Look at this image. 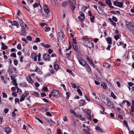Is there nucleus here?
Instances as JSON below:
<instances>
[{"mask_svg":"<svg viewBox=\"0 0 134 134\" xmlns=\"http://www.w3.org/2000/svg\"><path fill=\"white\" fill-rule=\"evenodd\" d=\"M79 63L83 66H85L87 64L84 60H78Z\"/></svg>","mask_w":134,"mask_h":134,"instance_id":"9d476101","label":"nucleus"},{"mask_svg":"<svg viewBox=\"0 0 134 134\" xmlns=\"http://www.w3.org/2000/svg\"><path fill=\"white\" fill-rule=\"evenodd\" d=\"M96 130L100 132H105V131L104 130L101 129L98 126H97L96 128Z\"/></svg>","mask_w":134,"mask_h":134,"instance_id":"6ab92c4d","label":"nucleus"},{"mask_svg":"<svg viewBox=\"0 0 134 134\" xmlns=\"http://www.w3.org/2000/svg\"><path fill=\"white\" fill-rule=\"evenodd\" d=\"M58 35L62 40L64 38V35L63 32L62 31L59 32L58 33Z\"/></svg>","mask_w":134,"mask_h":134,"instance_id":"2eb2a0df","label":"nucleus"},{"mask_svg":"<svg viewBox=\"0 0 134 134\" xmlns=\"http://www.w3.org/2000/svg\"><path fill=\"white\" fill-rule=\"evenodd\" d=\"M11 129L9 127H6L4 131L7 133L11 132Z\"/></svg>","mask_w":134,"mask_h":134,"instance_id":"412c9836","label":"nucleus"},{"mask_svg":"<svg viewBox=\"0 0 134 134\" xmlns=\"http://www.w3.org/2000/svg\"><path fill=\"white\" fill-rule=\"evenodd\" d=\"M73 47L75 51H77L78 50V48L77 46H76V44L75 43H73L72 44Z\"/></svg>","mask_w":134,"mask_h":134,"instance_id":"393cba45","label":"nucleus"},{"mask_svg":"<svg viewBox=\"0 0 134 134\" xmlns=\"http://www.w3.org/2000/svg\"><path fill=\"white\" fill-rule=\"evenodd\" d=\"M63 120L65 122H67L68 120L66 116H64L63 117Z\"/></svg>","mask_w":134,"mask_h":134,"instance_id":"de8ad7c7","label":"nucleus"},{"mask_svg":"<svg viewBox=\"0 0 134 134\" xmlns=\"http://www.w3.org/2000/svg\"><path fill=\"white\" fill-rule=\"evenodd\" d=\"M83 44L87 47L90 48L93 47V43L91 41H90L89 40H87L83 42Z\"/></svg>","mask_w":134,"mask_h":134,"instance_id":"f03ea898","label":"nucleus"},{"mask_svg":"<svg viewBox=\"0 0 134 134\" xmlns=\"http://www.w3.org/2000/svg\"><path fill=\"white\" fill-rule=\"evenodd\" d=\"M103 65L104 67H105L107 68H109L110 66V64L106 63H104Z\"/></svg>","mask_w":134,"mask_h":134,"instance_id":"473e14b6","label":"nucleus"},{"mask_svg":"<svg viewBox=\"0 0 134 134\" xmlns=\"http://www.w3.org/2000/svg\"><path fill=\"white\" fill-rule=\"evenodd\" d=\"M124 42H119L117 43V44L118 46L119 45H122L123 44Z\"/></svg>","mask_w":134,"mask_h":134,"instance_id":"c03bdc74","label":"nucleus"},{"mask_svg":"<svg viewBox=\"0 0 134 134\" xmlns=\"http://www.w3.org/2000/svg\"><path fill=\"white\" fill-rule=\"evenodd\" d=\"M26 38L28 40L31 41L32 40V37L30 36H27Z\"/></svg>","mask_w":134,"mask_h":134,"instance_id":"69168bd1","label":"nucleus"},{"mask_svg":"<svg viewBox=\"0 0 134 134\" xmlns=\"http://www.w3.org/2000/svg\"><path fill=\"white\" fill-rule=\"evenodd\" d=\"M51 94L54 97L57 98L60 97V94L58 90H54L52 92Z\"/></svg>","mask_w":134,"mask_h":134,"instance_id":"20e7f679","label":"nucleus"},{"mask_svg":"<svg viewBox=\"0 0 134 134\" xmlns=\"http://www.w3.org/2000/svg\"><path fill=\"white\" fill-rule=\"evenodd\" d=\"M114 4L115 6L121 7L123 6V2H122L115 1L114 2Z\"/></svg>","mask_w":134,"mask_h":134,"instance_id":"423d86ee","label":"nucleus"},{"mask_svg":"<svg viewBox=\"0 0 134 134\" xmlns=\"http://www.w3.org/2000/svg\"><path fill=\"white\" fill-rule=\"evenodd\" d=\"M50 28L48 27H46L45 30V31L46 32H47L50 30Z\"/></svg>","mask_w":134,"mask_h":134,"instance_id":"603ef678","label":"nucleus"},{"mask_svg":"<svg viewBox=\"0 0 134 134\" xmlns=\"http://www.w3.org/2000/svg\"><path fill=\"white\" fill-rule=\"evenodd\" d=\"M48 89V88L47 87L44 86L42 90L44 91H46Z\"/></svg>","mask_w":134,"mask_h":134,"instance_id":"0e129e2a","label":"nucleus"},{"mask_svg":"<svg viewBox=\"0 0 134 134\" xmlns=\"http://www.w3.org/2000/svg\"><path fill=\"white\" fill-rule=\"evenodd\" d=\"M27 81L29 83L32 84H33L34 83V81L32 80L31 77L29 76L27 78Z\"/></svg>","mask_w":134,"mask_h":134,"instance_id":"aec40b11","label":"nucleus"},{"mask_svg":"<svg viewBox=\"0 0 134 134\" xmlns=\"http://www.w3.org/2000/svg\"><path fill=\"white\" fill-rule=\"evenodd\" d=\"M41 56V54L40 53H39L38 55V61L40 62V57Z\"/></svg>","mask_w":134,"mask_h":134,"instance_id":"864d4df0","label":"nucleus"},{"mask_svg":"<svg viewBox=\"0 0 134 134\" xmlns=\"http://www.w3.org/2000/svg\"><path fill=\"white\" fill-rule=\"evenodd\" d=\"M70 1L71 9L72 10V12H74V10L76 6V2L74 0H70Z\"/></svg>","mask_w":134,"mask_h":134,"instance_id":"7ed1b4c3","label":"nucleus"},{"mask_svg":"<svg viewBox=\"0 0 134 134\" xmlns=\"http://www.w3.org/2000/svg\"><path fill=\"white\" fill-rule=\"evenodd\" d=\"M79 13L80 16H81L83 17V18H81L80 16H79L78 17V18L80 20V21H82L85 18V15L81 11L79 12Z\"/></svg>","mask_w":134,"mask_h":134,"instance_id":"6e6552de","label":"nucleus"},{"mask_svg":"<svg viewBox=\"0 0 134 134\" xmlns=\"http://www.w3.org/2000/svg\"><path fill=\"white\" fill-rule=\"evenodd\" d=\"M106 40L108 43L109 44H111V40L110 38H107Z\"/></svg>","mask_w":134,"mask_h":134,"instance_id":"72a5a7b5","label":"nucleus"},{"mask_svg":"<svg viewBox=\"0 0 134 134\" xmlns=\"http://www.w3.org/2000/svg\"><path fill=\"white\" fill-rule=\"evenodd\" d=\"M14 65L15 66H16L18 64V62L17 60H14Z\"/></svg>","mask_w":134,"mask_h":134,"instance_id":"5fc2aeb1","label":"nucleus"},{"mask_svg":"<svg viewBox=\"0 0 134 134\" xmlns=\"http://www.w3.org/2000/svg\"><path fill=\"white\" fill-rule=\"evenodd\" d=\"M17 93H19V94H21L22 93V92L21 89L19 88L18 87H17Z\"/></svg>","mask_w":134,"mask_h":134,"instance_id":"f704fd0d","label":"nucleus"},{"mask_svg":"<svg viewBox=\"0 0 134 134\" xmlns=\"http://www.w3.org/2000/svg\"><path fill=\"white\" fill-rule=\"evenodd\" d=\"M40 38H37L35 41H34V42L37 43L38 42H40Z\"/></svg>","mask_w":134,"mask_h":134,"instance_id":"4d7b16f0","label":"nucleus"},{"mask_svg":"<svg viewBox=\"0 0 134 134\" xmlns=\"http://www.w3.org/2000/svg\"><path fill=\"white\" fill-rule=\"evenodd\" d=\"M49 36L50 38H51L53 40L54 39V37L53 34H51L49 35Z\"/></svg>","mask_w":134,"mask_h":134,"instance_id":"6e6d98bb","label":"nucleus"},{"mask_svg":"<svg viewBox=\"0 0 134 134\" xmlns=\"http://www.w3.org/2000/svg\"><path fill=\"white\" fill-rule=\"evenodd\" d=\"M131 111L133 113L134 111V106L132 105V106H131Z\"/></svg>","mask_w":134,"mask_h":134,"instance_id":"774afa93","label":"nucleus"},{"mask_svg":"<svg viewBox=\"0 0 134 134\" xmlns=\"http://www.w3.org/2000/svg\"><path fill=\"white\" fill-rule=\"evenodd\" d=\"M101 107H102V110H101L100 111V113L101 114H103V113L104 112V108L102 106H101Z\"/></svg>","mask_w":134,"mask_h":134,"instance_id":"49530a36","label":"nucleus"},{"mask_svg":"<svg viewBox=\"0 0 134 134\" xmlns=\"http://www.w3.org/2000/svg\"><path fill=\"white\" fill-rule=\"evenodd\" d=\"M17 111V110L16 109H14V111L12 113V115L13 116H15L16 115L15 113V111Z\"/></svg>","mask_w":134,"mask_h":134,"instance_id":"e433bc0d","label":"nucleus"},{"mask_svg":"<svg viewBox=\"0 0 134 134\" xmlns=\"http://www.w3.org/2000/svg\"><path fill=\"white\" fill-rule=\"evenodd\" d=\"M106 3L108 5L109 7H110L114 8V7L111 5V1L110 0H105Z\"/></svg>","mask_w":134,"mask_h":134,"instance_id":"f3484780","label":"nucleus"},{"mask_svg":"<svg viewBox=\"0 0 134 134\" xmlns=\"http://www.w3.org/2000/svg\"><path fill=\"white\" fill-rule=\"evenodd\" d=\"M87 115L89 116V117H91V110H88L87 111Z\"/></svg>","mask_w":134,"mask_h":134,"instance_id":"09e8293b","label":"nucleus"},{"mask_svg":"<svg viewBox=\"0 0 134 134\" xmlns=\"http://www.w3.org/2000/svg\"><path fill=\"white\" fill-rule=\"evenodd\" d=\"M8 68L10 72L11 73H12L15 70V68L12 66H9Z\"/></svg>","mask_w":134,"mask_h":134,"instance_id":"a211bd4d","label":"nucleus"},{"mask_svg":"<svg viewBox=\"0 0 134 134\" xmlns=\"http://www.w3.org/2000/svg\"><path fill=\"white\" fill-rule=\"evenodd\" d=\"M43 57L44 60H50L49 59L50 56L48 53L44 54L43 55Z\"/></svg>","mask_w":134,"mask_h":134,"instance_id":"0eeeda50","label":"nucleus"},{"mask_svg":"<svg viewBox=\"0 0 134 134\" xmlns=\"http://www.w3.org/2000/svg\"><path fill=\"white\" fill-rule=\"evenodd\" d=\"M39 5H38V4L37 3H36V2H35L34 4V5H33V7H34V8H35L36 7H38V6Z\"/></svg>","mask_w":134,"mask_h":134,"instance_id":"680f3d73","label":"nucleus"},{"mask_svg":"<svg viewBox=\"0 0 134 134\" xmlns=\"http://www.w3.org/2000/svg\"><path fill=\"white\" fill-rule=\"evenodd\" d=\"M119 36L118 35H117L114 36V38L116 40H117L119 38Z\"/></svg>","mask_w":134,"mask_h":134,"instance_id":"37998d69","label":"nucleus"},{"mask_svg":"<svg viewBox=\"0 0 134 134\" xmlns=\"http://www.w3.org/2000/svg\"><path fill=\"white\" fill-rule=\"evenodd\" d=\"M11 79L12 81L11 82V83H12L13 82H14L16 81L15 80V77L13 76H11Z\"/></svg>","mask_w":134,"mask_h":134,"instance_id":"c9c22d12","label":"nucleus"},{"mask_svg":"<svg viewBox=\"0 0 134 134\" xmlns=\"http://www.w3.org/2000/svg\"><path fill=\"white\" fill-rule=\"evenodd\" d=\"M24 95V94L23 93L22 95L21 96L20 98V101L21 102L23 101L25 99V98L26 97Z\"/></svg>","mask_w":134,"mask_h":134,"instance_id":"a878e982","label":"nucleus"},{"mask_svg":"<svg viewBox=\"0 0 134 134\" xmlns=\"http://www.w3.org/2000/svg\"><path fill=\"white\" fill-rule=\"evenodd\" d=\"M1 44L2 45V49L5 50L7 48V46L5 45L3 43H1Z\"/></svg>","mask_w":134,"mask_h":134,"instance_id":"4be33fe9","label":"nucleus"},{"mask_svg":"<svg viewBox=\"0 0 134 134\" xmlns=\"http://www.w3.org/2000/svg\"><path fill=\"white\" fill-rule=\"evenodd\" d=\"M11 23L13 25L15 26L18 27L19 25V23L18 21H12Z\"/></svg>","mask_w":134,"mask_h":134,"instance_id":"dca6fc26","label":"nucleus"},{"mask_svg":"<svg viewBox=\"0 0 134 134\" xmlns=\"http://www.w3.org/2000/svg\"><path fill=\"white\" fill-rule=\"evenodd\" d=\"M66 98L67 99H69V97L70 95V93L68 92H66Z\"/></svg>","mask_w":134,"mask_h":134,"instance_id":"a18cd8bd","label":"nucleus"},{"mask_svg":"<svg viewBox=\"0 0 134 134\" xmlns=\"http://www.w3.org/2000/svg\"><path fill=\"white\" fill-rule=\"evenodd\" d=\"M40 15L42 16V17L43 18V19H46V18H48L49 16L48 14L46 13L45 14L43 12H41Z\"/></svg>","mask_w":134,"mask_h":134,"instance_id":"9b49d317","label":"nucleus"},{"mask_svg":"<svg viewBox=\"0 0 134 134\" xmlns=\"http://www.w3.org/2000/svg\"><path fill=\"white\" fill-rule=\"evenodd\" d=\"M83 131L88 134H90V132L87 129H83Z\"/></svg>","mask_w":134,"mask_h":134,"instance_id":"79ce46f5","label":"nucleus"},{"mask_svg":"<svg viewBox=\"0 0 134 134\" xmlns=\"http://www.w3.org/2000/svg\"><path fill=\"white\" fill-rule=\"evenodd\" d=\"M85 100H82L80 102L79 105L81 106H82L85 103Z\"/></svg>","mask_w":134,"mask_h":134,"instance_id":"c756f323","label":"nucleus"},{"mask_svg":"<svg viewBox=\"0 0 134 134\" xmlns=\"http://www.w3.org/2000/svg\"><path fill=\"white\" fill-rule=\"evenodd\" d=\"M11 56L12 57L14 58H15L16 57V55L15 53H13L11 54Z\"/></svg>","mask_w":134,"mask_h":134,"instance_id":"338daca9","label":"nucleus"},{"mask_svg":"<svg viewBox=\"0 0 134 134\" xmlns=\"http://www.w3.org/2000/svg\"><path fill=\"white\" fill-rule=\"evenodd\" d=\"M43 9L45 13L49 14L50 12V10L47 5H44Z\"/></svg>","mask_w":134,"mask_h":134,"instance_id":"39448f33","label":"nucleus"},{"mask_svg":"<svg viewBox=\"0 0 134 134\" xmlns=\"http://www.w3.org/2000/svg\"><path fill=\"white\" fill-rule=\"evenodd\" d=\"M76 117L78 118L82 121H84L85 120L84 118V117H82L80 115L77 114Z\"/></svg>","mask_w":134,"mask_h":134,"instance_id":"cd10ccee","label":"nucleus"},{"mask_svg":"<svg viewBox=\"0 0 134 134\" xmlns=\"http://www.w3.org/2000/svg\"><path fill=\"white\" fill-rule=\"evenodd\" d=\"M112 20L115 22H117L118 21V19L115 16H113L112 18Z\"/></svg>","mask_w":134,"mask_h":134,"instance_id":"3c124183","label":"nucleus"},{"mask_svg":"<svg viewBox=\"0 0 134 134\" xmlns=\"http://www.w3.org/2000/svg\"><path fill=\"white\" fill-rule=\"evenodd\" d=\"M70 111L71 114H73L76 117L77 115L75 112V111L72 109H71L70 110Z\"/></svg>","mask_w":134,"mask_h":134,"instance_id":"7c9ffc66","label":"nucleus"},{"mask_svg":"<svg viewBox=\"0 0 134 134\" xmlns=\"http://www.w3.org/2000/svg\"><path fill=\"white\" fill-rule=\"evenodd\" d=\"M41 45L42 46L47 48H49L51 47V46L50 45L48 44H45L43 43H41Z\"/></svg>","mask_w":134,"mask_h":134,"instance_id":"5701e85b","label":"nucleus"},{"mask_svg":"<svg viewBox=\"0 0 134 134\" xmlns=\"http://www.w3.org/2000/svg\"><path fill=\"white\" fill-rule=\"evenodd\" d=\"M18 21L22 27H24V26L26 27L27 25L25 24H24L23 21L21 19H18Z\"/></svg>","mask_w":134,"mask_h":134,"instance_id":"ddd939ff","label":"nucleus"},{"mask_svg":"<svg viewBox=\"0 0 134 134\" xmlns=\"http://www.w3.org/2000/svg\"><path fill=\"white\" fill-rule=\"evenodd\" d=\"M46 115L49 116H52L51 114L49 112H47L46 113Z\"/></svg>","mask_w":134,"mask_h":134,"instance_id":"052dcab7","label":"nucleus"},{"mask_svg":"<svg viewBox=\"0 0 134 134\" xmlns=\"http://www.w3.org/2000/svg\"><path fill=\"white\" fill-rule=\"evenodd\" d=\"M108 20L110 23H111V24L113 26H116V24L113 21V20H112L111 18H109Z\"/></svg>","mask_w":134,"mask_h":134,"instance_id":"b1692460","label":"nucleus"},{"mask_svg":"<svg viewBox=\"0 0 134 134\" xmlns=\"http://www.w3.org/2000/svg\"><path fill=\"white\" fill-rule=\"evenodd\" d=\"M106 99L107 101V104L111 108L114 109V105L112 103V102H111L110 101L109 99H108L107 98Z\"/></svg>","mask_w":134,"mask_h":134,"instance_id":"1a4fd4ad","label":"nucleus"},{"mask_svg":"<svg viewBox=\"0 0 134 134\" xmlns=\"http://www.w3.org/2000/svg\"><path fill=\"white\" fill-rule=\"evenodd\" d=\"M17 48L19 49H21V45L20 43H19L18 44V45L17 46Z\"/></svg>","mask_w":134,"mask_h":134,"instance_id":"bf43d9fd","label":"nucleus"},{"mask_svg":"<svg viewBox=\"0 0 134 134\" xmlns=\"http://www.w3.org/2000/svg\"><path fill=\"white\" fill-rule=\"evenodd\" d=\"M95 18L94 15L93 16L90 17V19L91 22L92 23L94 22V20L95 19Z\"/></svg>","mask_w":134,"mask_h":134,"instance_id":"2f4dec72","label":"nucleus"},{"mask_svg":"<svg viewBox=\"0 0 134 134\" xmlns=\"http://www.w3.org/2000/svg\"><path fill=\"white\" fill-rule=\"evenodd\" d=\"M54 67L55 70H57L59 69V66L58 65L55 63Z\"/></svg>","mask_w":134,"mask_h":134,"instance_id":"c85d7f7f","label":"nucleus"},{"mask_svg":"<svg viewBox=\"0 0 134 134\" xmlns=\"http://www.w3.org/2000/svg\"><path fill=\"white\" fill-rule=\"evenodd\" d=\"M101 86H102L104 89L106 90L107 88V85L104 82H103L101 84Z\"/></svg>","mask_w":134,"mask_h":134,"instance_id":"bb28decb","label":"nucleus"},{"mask_svg":"<svg viewBox=\"0 0 134 134\" xmlns=\"http://www.w3.org/2000/svg\"><path fill=\"white\" fill-rule=\"evenodd\" d=\"M85 66V68L87 71L89 73H91V68L89 65L87 64Z\"/></svg>","mask_w":134,"mask_h":134,"instance_id":"4468645a","label":"nucleus"},{"mask_svg":"<svg viewBox=\"0 0 134 134\" xmlns=\"http://www.w3.org/2000/svg\"><path fill=\"white\" fill-rule=\"evenodd\" d=\"M98 3L99 4H100L101 6L103 7H104L105 6V4H103L100 1H99Z\"/></svg>","mask_w":134,"mask_h":134,"instance_id":"8fccbe9b","label":"nucleus"},{"mask_svg":"<svg viewBox=\"0 0 134 134\" xmlns=\"http://www.w3.org/2000/svg\"><path fill=\"white\" fill-rule=\"evenodd\" d=\"M26 27L24 26L22 27V29H21V31L20 32V34L21 35H24L26 34V32L25 31V29Z\"/></svg>","mask_w":134,"mask_h":134,"instance_id":"f8f14e48","label":"nucleus"},{"mask_svg":"<svg viewBox=\"0 0 134 134\" xmlns=\"http://www.w3.org/2000/svg\"><path fill=\"white\" fill-rule=\"evenodd\" d=\"M77 92L79 93V94L81 96L82 95V93L81 91V90L80 89H77Z\"/></svg>","mask_w":134,"mask_h":134,"instance_id":"58836bf2","label":"nucleus"},{"mask_svg":"<svg viewBox=\"0 0 134 134\" xmlns=\"http://www.w3.org/2000/svg\"><path fill=\"white\" fill-rule=\"evenodd\" d=\"M83 40L84 41H86L87 40H89L88 39V37L87 36H84L82 37Z\"/></svg>","mask_w":134,"mask_h":134,"instance_id":"13d9d810","label":"nucleus"},{"mask_svg":"<svg viewBox=\"0 0 134 134\" xmlns=\"http://www.w3.org/2000/svg\"><path fill=\"white\" fill-rule=\"evenodd\" d=\"M88 63L91 66L93 67H94V64L91 61H90V62H88Z\"/></svg>","mask_w":134,"mask_h":134,"instance_id":"a19ab883","label":"nucleus"},{"mask_svg":"<svg viewBox=\"0 0 134 134\" xmlns=\"http://www.w3.org/2000/svg\"><path fill=\"white\" fill-rule=\"evenodd\" d=\"M67 4L66 2H63L62 4V6L64 8H65Z\"/></svg>","mask_w":134,"mask_h":134,"instance_id":"ea45409f","label":"nucleus"},{"mask_svg":"<svg viewBox=\"0 0 134 134\" xmlns=\"http://www.w3.org/2000/svg\"><path fill=\"white\" fill-rule=\"evenodd\" d=\"M110 95L111 96L113 97V98L114 99H115L116 98V97L114 93L113 92H111L110 93Z\"/></svg>","mask_w":134,"mask_h":134,"instance_id":"4c0bfd02","label":"nucleus"},{"mask_svg":"<svg viewBox=\"0 0 134 134\" xmlns=\"http://www.w3.org/2000/svg\"><path fill=\"white\" fill-rule=\"evenodd\" d=\"M125 23L127 29L130 31H134V23L133 22L126 21Z\"/></svg>","mask_w":134,"mask_h":134,"instance_id":"f257e3e1","label":"nucleus"},{"mask_svg":"<svg viewBox=\"0 0 134 134\" xmlns=\"http://www.w3.org/2000/svg\"><path fill=\"white\" fill-rule=\"evenodd\" d=\"M31 57L33 59L34 57L36 56L35 55V54L34 53H31Z\"/></svg>","mask_w":134,"mask_h":134,"instance_id":"e2e57ef3","label":"nucleus"}]
</instances>
